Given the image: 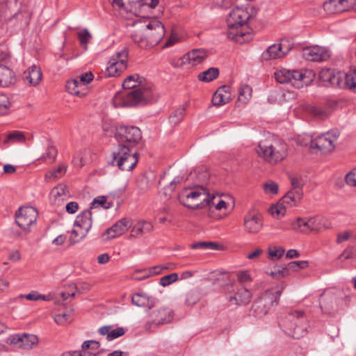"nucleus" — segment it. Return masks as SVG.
Instances as JSON below:
<instances>
[{"instance_id": "nucleus-1", "label": "nucleus", "mask_w": 356, "mask_h": 356, "mask_svg": "<svg viewBox=\"0 0 356 356\" xmlns=\"http://www.w3.org/2000/svg\"><path fill=\"white\" fill-rule=\"evenodd\" d=\"M141 77L138 74L128 76L122 83L124 91L118 92L113 97L115 107L135 106L152 102L151 92L147 88H137L142 83Z\"/></svg>"}, {"instance_id": "nucleus-2", "label": "nucleus", "mask_w": 356, "mask_h": 356, "mask_svg": "<svg viewBox=\"0 0 356 356\" xmlns=\"http://www.w3.org/2000/svg\"><path fill=\"white\" fill-rule=\"evenodd\" d=\"M188 189H191V191L186 195L179 197L180 203L184 207L192 210H197L214 204L215 195H210L202 185L195 184L191 187L185 188V190Z\"/></svg>"}, {"instance_id": "nucleus-3", "label": "nucleus", "mask_w": 356, "mask_h": 356, "mask_svg": "<svg viewBox=\"0 0 356 356\" xmlns=\"http://www.w3.org/2000/svg\"><path fill=\"white\" fill-rule=\"evenodd\" d=\"M315 77L312 70L301 69L289 70H280L275 72V78L280 83H291L296 88H301L304 86L310 84Z\"/></svg>"}, {"instance_id": "nucleus-4", "label": "nucleus", "mask_w": 356, "mask_h": 356, "mask_svg": "<svg viewBox=\"0 0 356 356\" xmlns=\"http://www.w3.org/2000/svg\"><path fill=\"white\" fill-rule=\"evenodd\" d=\"M250 17V14L245 9L239 7L234 8L227 19L230 29L227 33L228 38L238 43H243L245 41L243 38L248 36V34L237 29L245 24Z\"/></svg>"}, {"instance_id": "nucleus-5", "label": "nucleus", "mask_w": 356, "mask_h": 356, "mask_svg": "<svg viewBox=\"0 0 356 356\" xmlns=\"http://www.w3.org/2000/svg\"><path fill=\"white\" fill-rule=\"evenodd\" d=\"M284 287L281 289L271 288L265 291L261 295L254 300L250 311V315L261 318L268 314L270 308L277 304Z\"/></svg>"}, {"instance_id": "nucleus-6", "label": "nucleus", "mask_w": 356, "mask_h": 356, "mask_svg": "<svg viewBox=\"0 0 356 356\" xmlns=\"http://www.w3.org/2000/svg\"><path fill=\"white\" fill-rule=\"evenodd\" d=\"M115 138L118 147L124 146L133 149L142 139V132L136 126L120 125L115 128Z\"/></svg>"}, {"instance_id": "nucleus-7", "label": "nucleus", "mask_w": 356, "mask_h": 356, "mask_svg": "<svg viewBox=\"0 0 356 356\" xmlns=\"http://www.w3.org/2000/svg\"><path fill=\"white\" fill-rule=\"evenodd\" d=\"M113 159L111 164L116 165L120 170L131 171L136 165L138 159V154L129 149V147L122 146L112 153Z\"/></svg>"}, {"instance_id": "nucleus-8", "label": "nucleus", "mask_w": 356, "mask_h": 356, "mask_svg": "<svg viewBox=\"0 0 356 356\" xmlns=\"http://www.w3.org/2000/svg\"><path fill=\"white\" fill-rule=\"evenodd\" d=\"M256 150L259 156L272 164L282 161L286 156L285 145L283 144L266 145L261 143Z\"/></svg>"}, {"instance_id": "nucleus-9", "label": "nucleus", "mask_w": 356, "mask_h": 356, "mask_svg": "<svg viewBox=\"0 0 356 356\" xmlns=\"http://www.w3.org/2000/svg\"><path fill=\"white\" fill-rule=\"evenodd\" d=\"M287 321H289L287 327L293 338L300 339L307 332V327L303 325L307 321L304 312L292 311L289 312Z\"/></svg>"}, {"instance_id": "nucleus-10", "label": "nucleus", "mask_w": 356, "mask_h": 356, "mask_svg": "<svg viewBox=\"0 0 356 356\" xmlns=\"http://www.w3.org/2000/svg\"><path fill=\"white\" fill-rule=\"evenodd\" d=\"M15 222L22 229L29 232L31 225L35 223L38 217V211L32 207H21L15 214Z\"/></svg>"}, {"instance_id": "nucleus-11", "label": "nucleus", "mask_w": 356, "mask_h": 356, "mask_svg": "<svg viewBox=\"0 0 356 356\" xmlns=\"http://www.w3.org/2000/svg\"><path fill=\"white\" fill-rule=\"evenodd\" d=\"M346 298L347 296L341 290L325 293L320 300L321 308L324 312L330 314L337 310L339 305Z\"/></svg>"}, {"instance_id": "nucleus-12", "label": "nucleus", "mask_w": 356, "mask_h": 356, "mask_svg": "<svg viewBox=\"0 0 356 356\" xmlns=\"http://www.w3.org/2000/svg\"><path fill=\"white\" fill-rule=\"evenodd\" d=\"M291 184L293 188L282 197V202L293 207L297 205L298 202L302 199L303 195L302 187L304 182L300 177L295 176L291 177Z\"/></svg>"}, {"instance_id": "nucleus-13", "label": "nucleus", "mask_w": 356, "mask_h": 356, "mask_svg": "<svg viewBox=\"0 0 356 356\" xmlns=\"http://www.w3.org/2000/svg\"><path fill=\"white\" fill-rule=\"evenodd\" d=\"M346 73L335 72L329 68L322 69L318 74V78L322 85L325 87L343 88Z\"/></svg>"}, {"instance_id": "nucleus-14", "label": "nucleus", "mask_w": 356, "mask_h": 356, "mask_svg": "<svg viewBox=\"0 0 356 356\" xmlns=\"http://www.w3.org/2000/svg\"><path fill=\"white\" fill-rule=\"evenodd\" d=\"M146 29L148 32L145 34L149 39V44L152 47L158 44L165 35V27L163 24L156 19L151 20L147 25Z\"/></svg>"}, {"instance_id": "nucleus-15", "label": "nucleus", "mask_w": 356, "mask_h": 356, "mask_svg": "<svg viewBox=\"0 0 356 356\" xmlns=\"http://www.w3.org/2000/svg\"><path fill=\"white\" fill-rule=\"evenodd\" d=\"M207 56V53L205 49H194L184 54L176 63H172V65L175 67H180L188 64L193 67L203 62Z\"/></svg>"}, {"instance_id": "nucleus-16", "label": "nucleus", "mask_w": 356, "mask_h": 356, "mask_svg": "<svg viewBox=\"0 0 356 356\" xmlns=\"http://www.w3.org/2000/svg\"><path fill=\"white\" fill-rule=\"evenodd\" d=\"M302 56L308 60L321 62L328 59L330 53L324 47L313 46L304 48L302 50Z\"/></svg>"}, {"instance_id": "nucleus-17", "label": "nucleus", "mask_w": 356, "mask_h": 356, "mask_svg": "<svg viewBox=\"0 0 356 356\" xmlns=\"http://www.w3.org/2000/svg\"><path fill=\"white\" fill-rule=\"evenodd\" d=\"M286 41L282 40L280 44H273L270 46L261 56L264 60L276 59L282 57L288 54L291 47L289 44L286 45Z\"/></svg>"}, {"instance_id": "nucleus-18", "label": "nucleus", "mask_w": 356, "mask_h": 356, "mask_svg": "<svg viewBox=\"0 0 356 356\" xmlns=\"http://www.w3.org/2000/svg\"><path fill=\"white\" fill-rule=\"evenodd\" d=\"M244 226L249 233L256 234L259 232L262 227V223L257 211L252 209L245 216Z\"/></svg>"}, {"instance_id": "nucleus-19", "label": "nucleus", "mask_w": 356, "mask_h": 356, "mask_svg": "<svg viewBox=\"0 0 356 356\" xmlns=\"http://www.w3.org/2000/svg\"><path fill=\"white\" fill-rule=\"evenodd\" d=\"M131 226V222L128 218H122L117 221L112 227L107 229L104 235L106 239H111L122 235Z\"/></svg>"}, {"instance_id": "nucleus-20", "label": "nucleus", "mask_w": 356, "mask_h": 356, "mask_svg": "<svg viewBox=\"0 0 356 356\" xmlns=\"http://www.w3.org/2000/svg\"><path fill=\"white\" fill-rule=\"evenodd\" d=\"M151 322L156 325L170 323L173 318V311L168 307H161L150 314Z\"/></svg>"}, {"instance_id": "nucleus-21", "label": "nucleus", "mask_w": 356, "mask_h": 356, "mask_svg": "<svg viewBox=\"0 0 356 356\" xmlns=\"http://www.w3.org/2000/svg\"><path fill=\"white\" fill-rule=\"evenodd\" d=\"M309 143L311 149H318L323 153L331 152L334 149L331 137H328L325 134L310 140Z\"/></svg>"}, {"instance_id": "nucleus-22", "label": "nucleus", "mask_w": 356, "mask_h": 356, "mask_svg": "<svg viewBox=\"0 0 356 356\" xmlns=\"http://www.w3.org/2000/svg\"><path fill=\"white\" fill-rule=\"evenodd\" d=\"M158 300L152 297L148 296L145 293L140 291L134 293L131 297V302L133 305L145 308L147 311L153 308L157 303Z\"/></svg>"}, {"instance_id": "nucleus-23", "label": "nucleus", "mask_w": 356, "mask_h": 356, "mask_svg": "<svg viewBox=\"0 0 356 356\" xmlns=\"http://www.w3.org/2000/svg\"><path fill=\"white\" fill-rule=\"evenodd\" d=\"M252 293L243 286L236 287V291L234 296L229 295L227 299L229 302H235L236 305H247L252 298Z\"/></svg>"}, {"instance_id": "nucleus-24", "label": "nucleus", "mask_w": 356, "mask_h": 356, "mask_svg": "<svg viewBox=\"0 0 356 356\" xmlns=\"http://www.w3.org/2000/svg\"><path fill=\"white\" fill-rule=\"evenodd\" d=\"M92 212L90 209H86L76 216L74 227L89 231L92 227Z\"/></svg>"}, {"instance_id": "nucleus-25", "label": "nucleus", "mask_w": 356, "mask_h": 356, "mask_svg": "<svg viewBox=\"0 0 356 356\" xmlns=\"http://www.w3.org/2000/svg\"><path fill=\"white\" fill-rule=\"evenodd\" d=\"M15 82L14 72L10 68L0 65V87H8Z\"/></svg>"}, {"instance_id": "nucleus-26", "label": "nucleus", "mask_w": 356, "mask_h": 356, "mask_svg": "<svg viewBox=\"0 0 356 356\" xmlns=\"http://www.w3.org/2000/svg\"><path fill=\"white\" fill-rule=\"evenodd\" d=\"M41 79L42 72L40 69L36 65L32 66L24 72V79L29 81L32 86L38 84Z\"/></svg>"}, {"instance_id": "nucleus-27", "label": "nucleus", "mask_w": 356, "mask_h": 356, "mask_svg": "<svg viewBox=\"0 0 356 356\" xmlns=\"http://www.w3.org/2000/svg\"><path fill=\"white\" fill-rule=\"evenodd\" d=\"M127 63L122 61H108V66L106 68L109 76H117L127 69Z\"/></svg>"}, {"instance_id": "nucleus-28", "label": "nucleus", "mask_w": 356, "mask_h": 356, "mask_svg": "<svg viewBox=\"0 0 356 356\" xmlns=\"http://www.w3.org/2000/svg\"><path fill=\"white\" fill-rule=\"evenodd\" d=\"M329 4L334 6L340 11L356 10V0H330Z\"/></svg>"}, {"instance_id": "nucleus-29", "label": "nucleus", "mask_w": 356, "mask_h": 356, "mask_svg": "<svg viewBox=\"0 0 356 356\" xmlns=\"http://www.w3.org/2000/svg\"><path fill=\"white\" fill-rule=\"evenodd\" d=\"M194 177H195V179H197L196 184L202 185V184L207 181L209 177V174L205 169H197L195 170L194 172H191L189 174V175L186 179V181L193 179Z\"/></svg>"}, {"instance_id": "nucleus-30", "label": "nucleus", "mask_w": 356, "mask_h": 356, "mask_svg": "<svg viewBox=\"0 0 356 356\" xmlns=\"http://www.w3.org/2000/svg\"><path fill=\"white\" fill-rule=\"evenodd\" d=\"M22 341L19 345V348L24 349H31L33 346L38 344V337L35 334H29L26 333H24L22 334Z\"/></svg>"}, {"instance_id": "nucleus-31", "label": "nucleus", "mask_w": 356, "mask_h": 356, "mask_svg": "<svg viewBox=\"0 0 356 356\" xmlns=\"http://www.w3.org/2000/svg\"><path fill=\"white\" fill-rule=\"evenodd\" d=\"M219 75V70L217 67H210L207 70L198 75V79L204 82H210L216 79Z\"/></svg>"}, {"instance_id": "nucleus-32", "label": "nucleus", "mask_w": 356, "mask_h": 356, "mask_svg": "<svg viewBox=\"0 0 356 356\" xmlns=\"http://www.w3.org/2000/svg\"><path fill=\"white\" fill-rule=\"evenodd\" d=\"M342 88H348L356 92V70L346 73Z\"/></svg>"}, {"instance_id": "nucleus-33", "label": "nucleus", "mask_w": 356, "mask_h": 356, "mask_svg": "<svg viewBox=\"0 0 356 356\" xmlns=\"http://www.w3.org/2000/svg\"><path fill=\"white\" fill-rule=\"evenodd\" d=\"M192 249L220 250V245L216 242L199 241L191 245Z\"/></svg>"}, {"instance_id": "nucleus-34", "label": "nucleus", "mask_w": 356, "mask_h": 356, "mask_svg": "<svg viewBox=\"0 0 356 356\" xmlns=\"http://www.w3.org/2000/svg\"><path fill=\"white\" fill-rule=\"evenodd\" d=\"M67 168V165H60L56 169L47 172L45 179L49 181H55L65 173Z\"/></svg>"}, {"instance_id": "nucleus-35", "label": "nucleus", "mask_w": 356, "mask_h": 356, "mask_svg": "<svg viewBox=\"0 0 356 356\" xmlns=\"http://www.w3.org/2000/svg\"><path fill=\"white\" fill-rule=\"evenodd\" d=\"M97 207H101L104 209H108L113 207V202H107L106 196H97L95 197L91 202L89 209H92Z\"/></svg>"}, {"instance_id": "nucleus-36", "label": "nucleus", "mask_w": 356, "mask_h": 356, "mask_svg": "<svg viewBox=\"0 0 356 356\" xmlns=\"http://www.w3.org/2000/svg\"><path fill=\"white\" fill-rule=\"evenodd\" d=\"M79 86H81V85L78 79L69 81L66 85L67 90L70 94L78 97H83L86 93L79 90Z\"/></svg>"}, {"instance_id": "nucleus-37", "label": "nucleus", "mask_w": 356, "mask_h": 356, "mask_svg": "<svg viewBox=\"0 0 356 356\" xmlns=\"http://www.w3.org/2000/svg\"><path fill=\"white\" fill-rule=\"evenodd\" d=\"M25 141V136L22 131H15L10 133L6 138L4 139L3 143L4 145L8 144L10 143H22Z\"/></svg>"}, {"instance_id": "nucleus-38", "label": "nucleus", "mask_w": 356, "mask_h": 356, "mask_svg": "<svg viewBox=\"0 0 356 356\" xmlns=\"http://www.w3.org/2000/svg\"><path fill=\"white\" fill-rule=\"evenodd\" d=\"M186 108L181 106L176 109L170 116V122L174 125L178 124L184 118Z\"/></svg>"}, {"instance_id": "nucleus-39", "label": "nucleus", "mask_w": 356, "mask_h": 356, "mask_svg": "<svg viewBox=\"0 0 356 356\" xmlns=\"http://www.w3.org/2000/svg\"><path fill=\"white\" fill-rule=\"evenodd\" d=\"M307 111L310 114L322 120L327 118L329 115L327 110L318 106H309Z\"/></svg>"}, {"instance_id": "nucleus-40", "label": "nucleus", "mask_w": 356, "mask_h": 356, "mask_svg": "<svg viewBox=\"0 0 356 356\" xmlns=\"http://www.w3.org/2000/svg\"><path fill=\"white\" fill-rule=\"evenodd\" d=\"M88 232L89 231L83 229V232H79V229L74 227V228L71 232V236L69 239L70 245H74L81 241L86 236Z\"/></svg>"}, {"instance_id": "nucleus-41", "label": "nucleus", "mask_w": 356, "mask_h": 356, "mask_svg": "<svg viewBox=\"0 0 356 356\" xmlns=\"http://www.w3.org/2000/svg\"><path fill=\"white\" fill-rule=\"evenodd\" d=\"M232 100V97L229 96L223 95V94L219 93L217 91L213 94L212 97V103L214 106H220L224 105Z\"/></svg>"}, {"instance_id": "nucleus-42", "label": "nucleus", "mask_w": 356, "mask_h": 356, "mask_svg": "<svg viewBox=\"0 0 356 356\" xmlns=\"http://www.w3.org/2000/svg\"><path fill=\"white\" fill-rule=\"evenodd\" d=\"M252 95V88L248 85L242 86L238 91V99L242 102H246Z\"/></svg>"}, {"instance_id": "nucleus-43", "label": "nucleus", "mask_w": 356, "mask_h": 356, "mask_svg": "<svg viewBox=\"0 0 356 356\" xmlns=\"http://www.w3.org/2000/svg\"><path fill=\"white\" fill-rule=\"evenodd\" d=\"M131 38L134 42L137 44L140 48H149L152 47V45L149 44V39L147 38L146 35H141L137 33L132 34Z\"/></svg>"}, {"instance_id": "nucleus-44", "label": "nucleus", "mask_w": 356, "mask_h": 356, "mask_svg": "<svg viewBox=\"0 0 356 356\" xmlns=\"http://www.w3.org/2000/svg\"><path fill=\"white\" fill-rule=\"evenodd\" d=\"M58 150L51 144H49L45 153L40 158V160L47 161L50 160L54 161L57 156Z\"/></svg>"}, {"instance_id": "nucleus-45", "label": "nucleus", "mask_w": 356, "mask_h": 356, "mask_svg": "<svg viewBox=\"0 0 356 356\" xmlns=\"http://www.w3.org/2000/svg\"><path fill=\"white\" fill-rule=\"evenodd\" d=\"M287 269L286 265L275 266L274 270L271 271L269 275L275 279H280L289 275Z\"/></svg>"}, {"instance_id": "nucleus-46", "label": "nucleus", "mask_w": 356, "mask_h": 356, "mask_svg": "<svg viewBox=\"0 0 356 356\" xmlns=\"http://www.w3.org/2000/svg\"><path fill=\"white\" fill-rule=\"evenodd\" d=\"M10 106V102L7 97L4 94L0 95V115H4L7 113V111Z\"/></svg>"}, {"instance_id": "nucleus-47", "label": "nucleus", "mask_w": 356, "mask_h": 356, "mask_svg": "<svg viewBox=\"0 0 356 356\" xmlns=\"http://www.w3.org/2000/svg\"><path fill=\"white\" fill-rule=\"evenodd\" d=\"M128 50L127 48H124L121 51L117 52L113 55L109 60V61H128Z\"/></svg>"}, {"instance_id": "nucleus-48", "label": "nucleus", "mask_w": 356, "mask_h": 356, "mask_svg": "<svg viewBox=\"0 0 356 356\" xmlns=\"http://www.w3.org/2000/svg\"><path fill=\"white\" fill-rule=\"evenodd\" d=\"M179 278L177 273H172L165 276L162 277L160 279L159 284L161 286H166L175 282H176Z\"/></svg>"}, {"instance_id": "nucleus-49", "label": "nucleus", "mask_w": 356, "mask_h": 356, "mask_svg": "<svg viewBox=\"0 0 356 356\" xmlns=\"http://www.w3.org/2000/svg\"><path fill=\"white\" fill-rule=\"evenodd\" d=\"M270 213L273 216H277V218L279 216H284L286 212L285 207L282 204L272 205L269 209Z\"/></svg>"}, {"instance_id": "nucleus-50", "label": "nucleus", "mask_w": 356, "mask_h": 356, "mask_svg": "<svg viewBox=\"0 0 356 356\" xmlns=\"http://www.w3.org/2000/svg\"><path fill=\"white\" fill-rule=\"evenodd\" d=\"M317 218H309L305 222L303 223V227L306 228L307 230L316 231L319 229V227L316 225Z\"/></svg>"}, {"instance_id": "nucleus-51", "label": "nucleus", "mask_w": 356, "mask_h": 356, "mask_svg": "<svg viewBox=\"0 0 356 356\" xmlns=\"http://www.w3.org/2000/svg\"><path fill=\"white\" fill-rule=\"evenodd\" d=\"M94 75L91 72H88L86 73H83L81 74L78 79L79 81L80 85L86 86L88 83H89L90 81L93 80Z\"/></svg>"}, {"instance_id": "nucleus-52", "label": "nucleus", "mask_w": 356, "mask_h": 356, "mask_svg": "<svg viewBox=\"0 0 356 356\" xmlns=\"http://www.w3.org/2000/svg\"><path fill=\"white\" fill-rule=\"evenodd\" d=\"M78 37L81 44L86 47L87 43L92 38V35L87 29H84L83 31L79 33Z\"/></svg>"}, {"instance_id": "nucleus-53", "label": "nucleus", "mask_w": 356, "mask_h": 356, "mask_svg": "<svg viewBox=\"0 0 356 356\" xmlns=\"http://www.w3.org/2000/svg\"><path fill=\"white\" fill-rule=\"evenodd\" d=\"M125 334L124 329L122 327H117L114 330H111L110 333L108 334V340L112 341L120 337L123 336Z\"/></svg>"}, {"instance_id": "nucleus-54", "label": "nucleus", "mask_w": 356, "mask_h": 356, "mask_svg": "<svg viewBox=\"0 0 356 356\" xmlns=\"http://www.w3.org/2000/svg\"><path fill=\"white\" fill-rule=\"evenodd\" d=\"M355 256L354 250L352 247L347 248L339 256V259L341 261H344L346 259L354 258Z\"/></svg>"}, {"instance_id": "nucleus-55", "label": "nucleus", "mask_w": 356, "mask_h": 356, "mask_svg": "<svg viewBox=\"0 0 356 356\" xmlns=\"http://www.w3.org/2000/svg\"><path fill=\"white\" fill-rule=\"evenodd\" d=\"M264 190L266 193L276 194L278 192V185L274 181L264 184Z\"/></svg>"}, {"instance_id": "nucleus-56", "label": "nucleus", "mask_w": 356, "mask_h": 356, "mask_svg": "<svg viewBox=\"0 0 356 356\" xmlns=\"http://www.w3.org/2000/svg\"><path fill=\"white\" fill-rule=\"evenodd\" d=\"M168 266H156L149 269L148 273L144 275L141 279H144L145 277H149V275H158L161 273V272L164 269H168Z\"/></svg>"}, {"instance_id": "nucleus-57", "label": "nucleus", "mask_w": 356, "mask_h": 356, "mask_svg": "<svg viewBox=\"0 0 356 356\" xmlns=\"http://www.w3.org/2000/svg\"><path fill=\"white\" fill-rule=\"evenodd\" d=\"M305 222V220L301 218H297V220L292 223V229L298 232H305L306 228L303 227V223Z\"/></svg>"}, {"instance_id": "nucleus-58", "label": "nucleus", "mask_w": 356, "mask_h": 356, "mask_svg": "<svg viewBox=\"0 0 356 356\" xmlns=\"http://www.w3.org/2000/svg\"><path fill=\"white\" fill-rule=\"evenodd\" d=\"M67 186L65 184H60L57 186L54 187L52 190V193H54L56 197H60L66 194Z\"/></svg>"}, {"instance_id": "nucleus-59", "label": "nucleus", "mask_w": 356, "mask_h": 356, "mask_svg": "<svg viewBox=\"0 0 356 356\" xmlns=\"http://www.w3.org/2000/svg\"><path fill=\"white\" fill-rule=\"evenodd\" d=\"M346 182L350 186H356V169L346 176Z\"/></svg>"}, {"instance_id": "nucleus-60", "label": "nucleus", "mask_w": 356, "mask_h": 356, "mask_svg": "<svg viewBox=\"0 0 356 356\" xmlns=\"http://www.w3.org/2000/svg\"><path fill=\"white\" fill-rule=\"evenodd\" d=\"M100 344L98 341L95 340L86 341L82 344L83 349L90 348L92 350H96L99 347Z\"/></svg>"}, {"instance_id": "nucleus-61", "label": "nucleus", "mask_w": 356, "mask_h": 356, "mask_svg": "<svg viewBox=\"0 0 356 356\" xmlns=\"http://www.w3.org/2000/svg\"><path fill=\"white\" fill-rule=\"evenodd\" d=\"M22 340V334H13L7 339L6 342L10 344L17 345L19 348Z\"/></svg>"}, {"instance_id": "nucleus-62", "label": "nucleus", "mask_w": 356, "mask_h": 356, "mask_svg": "<svg viewBox=\"0 0 356 356\" xmlns=\"http://www.w3.org/2000/svg\"><path fill=\"white\" fill-rule=\"evenodd\" d=\"M70 315L65 313H63L60 314H57L54 316V321L58 324H65V323H67L70 321L69 320Z\"/></svg>"}, {"instance_id": "nucleus-63", "label": "nucleus", "mask_w": 356, "mask_h": 356, "mask_svg": "<svg viewBox=\"0 0 356 356\" xmlns=\"http://www.w3.org/2000/svg\"><path fill=\"white\" fill-rule=\"evenodd\" d=\"M137 184L141 190H146L148 188V179L145 175H141L138 178Z\"/></svg>"}, {"instance_id": "nucleus-64", "label": "nucleus", "mask_w": 356, "mask_h": 356, "mask_svg": "<svg viewBox=\"0 0 356 356\" xmlns=\"http://www.w3.org/2000/svg\"><path fill=\"white\" fill-rule=\"evenodd\" d=\"M67 212L73 214L79 209V204L76 202H70L66 204L65 207Z\"/></svg>"}]
</instances>
